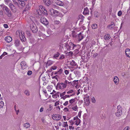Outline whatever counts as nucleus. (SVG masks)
I'll return each mask as SVG.
<instances>
[{"mask_svg":"<svg viewBox=\"0 0 130 130\" xmlns=\"http://www.w3.org/2000/svg\"><path fill=\"white\" fill-rule=\"evenodd\" d=\"M59 104V101H56L55 103V106H56Z\"/></svg>","mask_w":130,"mask_h":130,"instance_id":"nucleus-53","label":"nucleus"},{"mask_svg":"<svg viewBox=\"0 0 130 130\" xmlns=\"http://www.w3.org/2000/svg\"><path fill=\"white\" fill-rule=\"evenodd\" d=\"M69 62L70 63V65L72 66H74L76 65V62L73 60H72L70 62Z\"/></svg>","mask_w":130,"mask_h":130,"instance_id":"nucleus-22","label":"nucleus"},{"mask_svg":"<svg viewBox=\"0 0 130 130\" xmlns=\"http://www.w3.org/2000/svg\"><path fill=\"white\" fill-rule=\"evenodd\" d=\"M53 63V61L50 60H48L47 62L46 65L49 66L51 65Z\"/></svg>","mask_w":130,"mask_h":130,"instance_id":"nucleus-26","label":"nucleus"},{"mask_svg":"<svg viewBox=\"0 0 130 130\" xmlns=\"http://www.w3.org/2000/svg\"><path fill=\"white\" fill-rule=\"evenodd\" d=\"M73 90H70L68 91L67 93L69 94L72 93L73 92Z\"/></svg>","mask_w":130,"mask_h":130,"instance_id":"nucleus-50","label":"nucleus"},{"mask_svg":"<svg viewBox=\"0 0 130 130\" xmlns=\"http://www.w3.org/2000/svg\"><path fill=\"white\" fill-rule=\"evenodd\" d=\"M117 112L115 113L116 115L118 117H119L122 113V107L120 105L117 106Z\"/></svg>","mask_w":130,"mask_h":130,"instance_id":"nucleus-4","label":"nucleus"},{"mask_svg":"<svg viewBox=\"0 0 130 130\" xmlns=\"http://www.w3.org/2000/svg\"><path fill=\"white\" fill-rule=\"evenodd\" d=\"M59 53L57 52L56 54H55L53 56L54 58H56L58 57L59 55Z\"/></svg>","mask_w":130,"mask_h":130,"instance_id":"nucleus-40","label":"nucleus"},{"mask_svg":"<svg viewBox=\"0 0 130 130\" xmlns=\"http://www.w3.org/2000/svg\"><path fill=\"white\" fill-rule=\"evenodd\" d=\"M64 73L66 75H67L69 74V71L67 70H66L64 71Z\"/></svg>","mask_w":130,"mask_h":130,"instance_id":"nucleus-52","label":"nucleus"},{"mask_svg":"<svg viewBox=\"0 0 130 130\" xmlns=\"http://www.w3.org/2000/svg\"><path fill=\"white\" fill-rule=\"evenodd\" d=\"M83 35L82 34L81 32H80L79 34H78L77 38L79 39V41H80L83 38Z\"/></svg>","mask_w":130,"mask_h":130,"instance_id":"nucleus-17","label":"nucleus"},{"mask_svg":"<svg viewBox=\"0 0 130 130\" xmlns=\"http://www.w3.org/2000/svg\"><path fill=\"white\" fill-rule=\"evenodd\" d=\"M78 109V107L77 106H74L72 108V109L75 111H76Z\"/></svg>","mask_w":130,"mask_h":130,"instance_id":"nucleus-41","label":"nucleus"},{"mask_svg":"<svg viewBox=\"0 0 130 130\" xmlns=\"http://www.w3.org/2000/svg\"><path fill=\"white\" fill-rule=\"evenodd\" d=\"M57 67L55 66H52L51 68V69H52L53 70H55L57 69Z\"/></svg>","mask_w":130,"mask_h":130,"instance_id":"nucleus-46","label":"nucleus"},{"mask_svg":"<svg viewBox=\"0 0 130 130\" xmlns=\"http://www.w3.org/2000/svg\"><path fill=\"white\" fill-rule=\"evenodd\" d=\"M52 31L50 29H48L47 31V35H46V36L47 37L49 36L50 35L52 34Z\"/></svg>","mask_w":130,"mask_h":130,"instance_id":"nucleus-27","label":"nucleus"},{"mask_svg":"<svg viewBox=\"0 0 130 130\" xmlns=\"http://www.w3.org/2000/svg\"><path fill=\"white\" fill-rule=\"evenodd\" d=\"M30 28L33 32L36 33L38 31L37 27L34 23H32L30 26Z\"/></svg>","mask_w":130,"mask_h":130,"instance_id":"nucleus-2","label":"nucleus"},{"mask_svg":"<svg viewBox=\"0 0 130 130\" xmlns=\"http://www.w3.org/2000/svg\"><path fill=\"white\" fill-rule=\"evenodd\" d=\"M62 126L63 127H68V125L67 124V122H63L62 123Z\"/></svg>","mask_w":130,"mask_h":130,"instance_id":"nucleus-30","label":"nucleus"},{"mask_svg":"<svg viewBox=\"0 0 130 130\" xmlns=\"http://www.w3.org/2000/svg\"><path fill=\"white\" fill-rule=\"evenodd\" d=\"M69 128L70 129H72V130H73L74 129V127H73L72 126H69Z\"/></svg>","mask_w":130,"mask_h":130,"instance_id":"nucleus-61","label":"nucleus"},{"mask_svg":"<svg viewBox=\"0 0 130 130\" xmlns=\"http://www.w3.org/2000/svg\"><path fill=\"white\" fill-rule=\"evenodd\" d=\"M37 12L38 14L39 15H41L43 13V12H42V11L40 10V9L39 8V9L37 10Z\"/></svg>","mask_w":130,"mask_h":130,"instance_id":"nucleus-28","label":"nucleus"},{"mask_svg":"<svg viewBox=\"0 0 130 130\" xmlns=\"http://www.w3.org/2000/svg\"><path fill=\"white\" fill-rule=\"evenodd\" d=\"M70 43L71 44V45L72 46V50H73L74 49V48L76 46V45L74 44H73L72 42H70Z\"/></svg>","mask_w":130,"mask_h":130,"instance_id":"nucleus-43","label":"nucleus"},{"mask_svg":"<svg viewBox=\"0 0 130 130\" xmlns=\"http://www.w3.org/2000/svg\"><path fill=\"white\" fill-rule=\"evenodd\" d=\"M75 101V100L74 99H72L69 101V102L70 103L72 104L73 102H74Z\"/></svg>","mask_w":130,"mask_h":130,"instance_id":"nucleus-37","label":"nucleus"},{"mask_svg":"<svg viewBox=\"0 0 130 130\" xmlns=\"http://www.w3.org/2000/svg\"><path fill=\"white\" fill-rule=\"evenodd\" d=\"M91 26L93 29H95L97 27V25L96 24H94L92 25Z\"/></svg>","mask_w":130,"mask_h":130,"instance_id":"nucleus-35","label":"nucleus"},{"mask_svg":"<svg viewBox=\"0 0 130 130\" xmlns=\"http://www.w3.org/2000/svg\"><path fill=\"white\" fill-rule=\"evenodd\" d=\"M77 33L76 32L74 31H72V36L74 38L77 37L78 34H76Z\"/></svg>","mask_w":130,"mask_h":130,"instance_id":"nucleus-23","label":"nucleus"},{"mask_svg":"<svg viewBox=\"0 0 130 130\" xmlns=\"http://www.w3.org/2000/svg\"><path fill=\"white\" fill-rule=\"evenodd\" d=\"M89 13V11L87 7L85 8L84 9V11L83 12V14H88Z\"/></svg>","mask_w":130,"mask_h":130,"instance_id":"nucleus-19","label":"nucleus"},{"mask_svg":"<svg viewBox=\"0 0 130 130\" xmlns=\"http://www.w3.org/2000/svg\"><path fill=\"white\" fill-rule=\"evenodd\" d=\"M40 22L43 24L45 25H47L48 24L47 21L44 17H42L40 19Z\"/></svg>","mask_w":130,"mask_h":130,"instance_id":"nucleus-9","label":"nucleus"},{"mask_svg":"<svg viewBox=\"0 0 130 130\" xmlns=\"http://www.w3.org/2000/svg\"><path fill=\"white\" fill-rule=\"evenodd\" d=\"M32 74V72L31 71H28L27 74L28 75H30Z\"/></svg>","mask_w":130,"mask_h":130,"instance_id":"nucleus-47","label":"nucleus"},{"mask_svg":"<svg viewBox=\"0 0 130 130\" xmlns=\"http://www.w3.org/2000/svg\"><path fill=\"white\" fill-rule=\"evenodd\" d=\"M21 65L23 69H24L26 68L27 65L24 61H22L21 63Z\"/></svg>","mask_w":130,"mask_h":130,"instance_id":"nucleus-12","label":"nucleus"},{"mask_svg":"<svg viewBox=\"0 0 130 130\" xmlns=\"http://www.w3.org/2000/svg\"><path fill=\"white\" fill-rule=\"evenodd\" d=\"M50 13L54 17H55L58 16L59 14L58 11L53 9L50 10Z\"/></svg>","mask_w":130,"mask_h":130,"instance_id":"nucleus-6","label":"nucleus"},{"mask_svg":"<svg viewBox=\"0 0 130 130\" xmlns=\"http://www.w3.org/2000/svg\"><path fill=\"white\" fill-rule=\"evenodd\" d=\"M65 46L68 50H71V48L72 47V46L70 42L69 44L67 43H66Z\"/></svg>","mask_w":130,"mask_h":130,"instance_id":"nucleus-14","label":"nucleus"},{"mask_svg":"<svg viewBox=\"0 0 130 130\" xmlns=\"http://www.w3.org/2000/svg\"><path fill=\"white\" fill-rule=\"evenodd\" d=\"M63 111L65 112H67V111H68L69 109L65 107L64 108Z\"/></svg>","mask_w":130,"mask_h":130,"instance_id":"nucleus-56","label":"nucleus"},{"mask_svg":"<svg viewBox=\"0 0 130 130\" xmlns=\"http://www.w3.org/2000/svg\"><path fill=\"white\" fill-rule=\"evenodd\" d=\"M113 24H111L110 25H109L107 26V27L108 29H111L113 27L115 26V25H114L113 26Z\"/></svg>","mask_w":130,"mask_h":130,"instance_id":"nucleus-29","label":"nucleus"},{"mask_svg":"<svg viewBox=\"0 0 130 130\" xmlns=\"http://www.w3.org/2000/svg\"><path fill=\"white\" fill-rule=\"evenodd\" d=\"M79 119L78 118V117L77 116L76 117L74 118V120L75 121L76 120V121H78V119Z\"/></svg>","mask_w":130,"mask_h":130,"instance_id":"nucleus-59","label":"nucleus"},{"mask_svg":"<svg viewBox=\"0 0 130 130\" xmlns=\"http://www.w3.org/2000/svg\"><path fill=\"white\" fill-rule=\"evenodd\" d=\"M76 122L75 123V124L77 125H78L80 122V120L79 119H78V121H76Z\"/></svg>","mask_w":130,"mask_h":130,"instance_id":"nucleus-39","label":"nucleus"},{"mask_svg":"<svg viewBox=\"0 0 130 130\" xmlns=\"http://www.w3.org/2000/svg\"><path fill=\"white\" fill-rule=\"evenodd\" d=\"M26 34L28 36H30V34L29 31H27L26 32Z\"/></svg>","mask_w":130,"mask_h":130,"instance_id":"nucleus-63","label":"nucleus"},{"mask_svg":"<svg viewBox=\"0 0 130 130\" xmlns=\"http://www.w3.org/2000/svg\"><path fill=\"white\" fill-rule=\"evenodd\" d=\"M129 127L128 126L125 127L123 130H128L129 129Z\"/></svg>","mask_w":130,"mask_h":130,"instance_id":"nucleus-64","label":"nucleus"},{"mask_svg":"<svg viewBox=\"0 0 130 130\" xmlns=\"http://www.w3.org/2000/svg\"><path fill=\"white\" fill-rule=\"evenodd\" d=\"M4 105V103L3 101L0 102V108H3Z\"/></svg>","mask_w":130,"mask_h":130,"instance_id":"nucleus-33","label":"nucleus"},{"mask_svg":"<svg viewBox=\"0 0 130 130\" xmlns=\"http://www.w3.org/2000/svg\"><path fill=\"white\" fill-rule=\"evenodd\" d=\"M20 41L18 40H16L15 41V45L16 46H18L20 44Z\"/></svg>","mask_w":130,"mask_h":130,"instance_id":"nucleus-25","label":"nucleus"},{"mask_svg":"<svg viewBox=\"0 0 130 130\" xmlns=\"http://www.w3.org/2000/svg\"><path fill=\"white\" fill-rule=\"evenodd\" d=\"M122 14V12L121 11H119L118 13V15L119 16H121Z\"/></svg>","mask_w":130,"mask_h":130,"instance_id":"nucleus-48","label":"nucleus"},{"mask_svg":"<svg viewBox=\"0 0 130 130\" xmlns=\"http://www.w3.org/2000/svg\"><path fill=\"white\" fill-rule=\"evenodd\" d=\"M24 93L27 95L29 96L30 95L29 91L27 90H25L24 91Z\"/></svg>","mask_w":130,"mask_h":130,"instance_id":"nucleus-31","label":"nucleus"},{"mask_svg":"<svg viewBox=\"0 0 130 130\" xmlns=\"http://www.w3.org/2000/svg\"><path fill=\"white\" fill-rule=\"evenodd\" d=\"M4 26L5 28H7L8 27V25L6 24H4Z\"/></svg>","mask_w":130,"mask_h":130,"instance_id":"nucleus-62","label":"nucleus"},{"mask_svg":"<svg viewBox=\"0 0 130 130\" xmlns=\"http://www.w3.org/2000/svg\"><path fill=\"white\" fill-rule=\"evenodd\" d=\"M23 126L25 128H27L30 127V124L28 123H24L23 125Z\"/></svg>","mask_w":130,"mask_h":130,"instance_id":"nucleus-21","label":"nucleus"},{"mask_svg":"<svg viewBox=\"0 0 130 130\" xmlns=\"http://www.w3.org/2000/svg\"><path fill=\"white\" fill-rule=\"evenodd\" d=\"M18 32L19 34L20 38L21 41H25L26 38L24 36V32L21 30L17 31V32Z\"/></svg>","mask_w":130,"mask_h":130,"instance_id":"nucleus-5","label":"nucleus"},{"mask_svg":"<svg viewBox=\"0 0 130 130\" xmlns=\"http://www.w3.org/2000/svg\"><path fill=\"white\" fill-rule=\"evenodd\" d=\"M0 6L3 10H5L6 11V14L9 17H10L12 15V13L10 10L9 8L4 4L0 5Z\"/></svg>","mask_w":130,"mask_h":130,"instance_id":"nucleus-1","label":"nucleus"},{"mask_svg":"<svg viewBox=\"0 0 130 130\" xmlns=\"http://www.w3.org/2000/svg\"><path fill=\"white\" fill-rule=\"evenodd\" d=\"M58 77H59V76L58 75H56L53 77H52V78L53 79H57V80L58 81V80L57 78Z\"/></svg>","mask_w":130,"mask_h":130,"instance_id":"nucleus-45","label":"nucleus"},{"mask_svg":"<svg viewBox=\"0 0 130 130\" xmlns=\"http://www.w3.org/2000/svg\"><path fill=\"white\" fill-rule=\"evenodd\" d=\"M7 54V53L5 52H4L3 54L0 56V59H1L5 55H6Z\"/></svg>","mask_w":130,"mask_h":130,"instance_id":"nucleus-32","label":"nucleus"},{"mask_svg":"<svg viewBox=\"0 0 130 130\" xmlns=\"http://www.w3.org/2000/svg\"><path fill=\"white\" fill-rule=\"evenodd\" d=\"M44 108L42 107L40 110V112H42Z\"/></svg>","mask_w":130,"mask_h":130,"instance_id":"nucleus-60","label":"nucleus"},{"mask_svg":"<svg viewBox=\"0 0 130 130\" xmlns=\"http://www.w3.org/2000/svg\"><path fill=\"white\" fill-rule=\"evenodd\" d=\"M20 4L23 6H24L25 5V2L23 1H21V3H20Z\"/></svg>","mask_w":130,"mask_h":130,"instance_id":"nucleus-34","label":"nucleus"},{"mask_svg":"<svg viewBox=\"0 0 130 130\" xmlns=\"http://www.w3.org/2000/svg\"><path fill=\"white\" fill-rule=\"evenodd\" d=\"M66 87V85L65 84H63V83L61 82L58 83L56 87V89H63Z\"/></svg>","mask_w":130,"mask_h":130,"instance_id":"nucleus-3","label":"nucleus"},{"mask_svg":"<svg viewBox=\"0 0 130 130\" xmlns=\"http://www.w3.org/2000/svg\"><path fill=\"white\" fill-rule=\"evenodd\" d=\"M5 2L6 3V4L7 5L8 3L9 4L11 3V1L10 0H4Z\"/></svg>","mask_w":130,"mask_h":130,"instance_id":"nucleus-36","label":"nucleus"},{"mask_svg":"<svg viewBox=\"0 0 130 130\" xmlns=\"http://www.w3.org/2000/svg\"><path fill=\"white\" fill-rule=\"evenodd\" d=\"M64 56L63 55H61L59 58V59H64Z\"/></svg>","mask_w":130,"mask_h":130,"instance_id":"nucleus-49","label":"nucleus"},{"mask_svg":"<svg viewBox=\"0 0 130 130\" xmlns=\"http://www.w3.org/2000/svg\"><path fill=\"white\" fill-rule=\"evenodd\" d=\"M5 40L6 42L8 43H9L11 42L12 40V39L11 37L10 36H7L5 37Z\"/></svg>","mask_w":130,"mask_h":130,"instance_id":"nucleus-11","label":"nucleus"},{"mask_svg":"<svg viewBox=\"0 0 130 130\" xmlns=\"http://www.w3.org/2000/svg\"><path fill=\"white\" fill-rule=\"evenodd\" d=\"M52 117L53 119L55 120H59L61 118V116L59 115H53Z\"/></svg>","mask_w":130,"mask_h":130,"instance_id":"nucleus-8","label":"nucleus"},{"mask_svg":"<svg viewBox=\"0 0 130 130\" xmlns=\"http://www.w3.org/2000/svg\"><path fill=\"white\" fill-rule=\"evenodd\" d=\"M54 23L55 24H58L60 23V22L59 21L55 20L54 22Z\"/></svg>","mask_w":130,"mask_h":130,"instance_id":"nucleus-38","label":"nucleus"},{"mask_svg":"<svg viewBox=\"0 0 130 130\" xmlns=\"http://www.w3.org/2000/svg\"><path fill=\"white\" fill-rule=\"evenodd\" d=\"M74 52L76 54L79 52V51L78 49H76L74 51Z\"/></svg>","mask_w":130,"mask_h":130,"instance_id":"nucleus-57","label":"nucleus"},{"mask_svg":"<svg viewBox=\"0 0 130 130\" xmlns=\"http://www.w3.org/2000/svg\"><path fill=\"white\" fill-rule=\"evenodd\" d=\"M31 6V4L30 3H29L27 5L26 8L23 10V12L27 11L28 10H29Z\"/></svg>","mask_w":130,"mask_h":130,"instance_id":"nucleus-16","label":"nucleus"},{"mask_svg":"<svg viewBox=\"0 0 130 130\" xmlns=\"http://www.w3.org/2000/svg\"><path fill=\"white\" fill-rule=\"evenodd\" d=\"M43 1L47 6H48L51 4V2L49 0H43Z\"/></svg>","mask_w":130,"mask_h":130,"instance_id":"nucleus-18","label":"nucleus"},{"mask_svg":"<svg viewBox=\"0 0 130 130\" xmlns=\"http://www.w3.org/2000/svg\"><path fill=\"white\" fill-rule=\"evenodd\" d=\"M92 101L93 103H95V100L94 98H92Z\"/></svg>","mask_w":130,"mask_h":130,"instance_id":"nucleus-55","label":"nucleus"},{"mask_svg":"<svg viewBox=\"0 0 130 130\" xmlns=\"http://www.w3.org/2000/svg\"><path fill=\"white\" fill-rule=\"evenodd\" d=\"M110 38L109 34H106L104 37V38L106 40L109 39Z\"/></svg>","mask_w":130,"mask_h":130,"instance_id":"nucleus-24","label":"nucleus"},{"mask_svg":"<svg viewBox=\"0 0 130 130\" xmlns=\"http://www.w3.org/2000/svg\"><path fill=\"white\" fill-rule=\"evenodd\" d=\"M9 6L13 12L15 13L16 12V8L12 3H10L9 4Z\"/></svg>","mask_w":130,"mask_h":130,"instance_id":"nucleus-7","label":"nucleus"},{"mask_svg":"<svg viewBox=\"0 0 130 130\" xmlns=\"http://www.w3.org/2000/svg\"><path fill=\"white\" fill-rule=\"evenodd\" d=\"M29 18L32 21L35 20V18L33 17H30Z\"/></svg>","mask_w":130,"mask_h":130,"instance_id":"nucleus-51","label":"nucleus"},{"mask_svg":"<svg viewBox=\"0 0 130 130\" xmlns=\"http://www.w3.org/2000/svg\"><path fill=\"white\" fill-rule=\"evenodd\" d=\"M125 53L126 56L130 57V49L128 48L126 49L125 50Z\"/></svg>","mask_w":130,"mask_h":130,"instance_id":"nucleus-15","label":"nucleus"},{"mask_svg":"<svg viewBox=\"0 0 130 130\" xmlns=\"http://www.w3.org/2000/svg\"><path fill=\"white\" fill-rule=\"evenodd\" d=\"M68 101H66L63 105L65 106H66L68 104Z\"/></svg>","mask_w":130,"mask_h":130,"instance_id":"nucleus-58","label":"nucleus"},{"mask_svg":"<svg viewBox=\"0 0 130 130\" xmlns=\"http://www.w3.org/2000/svg\"><path fill=\"white\" fill-rule=\"evenodd\" d=\"M53 2L57 5L60 6H62L64 5L63 3L59 0H53Z\"/></svg>","mask_w":130,"mask_h":130,"instance_id":"nucleus-10","label":"nucleus"},{"mask_svg":"<svg viewBox=\"0 0 130 130\" xmlns=\"http://www.w3.org/2000/svg\"><path fill=\"white\" fill-rule=\"evenodd\" d=\"M39 8L40 9H41L42 12H43V11H44V9L45 8H44V7H43L42 6H40L39 7Z\"/></svg>","mask_w":130,"mask_h":130,"instance_id":"nucleus-44","label":"nucleus"},{"mask_svg":"<svg viewBox=\"0 0 130 130\" xmlns=\"http://www.w3.org/2000/svg\"><path fill=\"white\" fill-rule=\"evenodd\" d=\"M66 93V92H64L62 93H60V97L64 95L65 94V93Z\"/></svg>","mask_w":130,"mask_h":130,"instance_id":"nucleus-54","label":"nucleus"},{"mask_svg":"<svg viewBox=\"0 0 130 130\" xmlns=\"http://www.w3.org/2000/svg\"><path fill=\"white\" fill-rule=\"evenodd\" d=\"M63 71L62 69H60L59 71H58V74H60L62 73V71Z\"/></svg>","mask_w":130,"mask_h":130,"instance_id":"nucleus-42","label":"nucleus"},{"mask_svg":"<svg viewBox=\"0 0 130 130\" xmlns=\"http://www.w3.org/2000/svg\"><path fill=\"white\" fill-rule=\"evenodd\" d=\"M113 81L116 85H118L119 83V79L117 76L114 77L113 79Z\"/></svg>","mask_w":130,"mask_h":130,"instance_id":"nucleus-13","label":"nucleus"},{"mask_svg":"<svg viewBox=\"0 0 130 130\" xmlns=\"http://www.w3.org/2000/svg\"><path fill=\"white\" fill-rule=\"evenodd\" d=\"M59 92H57V93H56L54 94H53L52 95V97L54 98H57V97H59Z\"/></svg>","mask_w":130,"mask_h":130,"instance_id":"nucleus-20","label":"nucleus"}]
</instances>
